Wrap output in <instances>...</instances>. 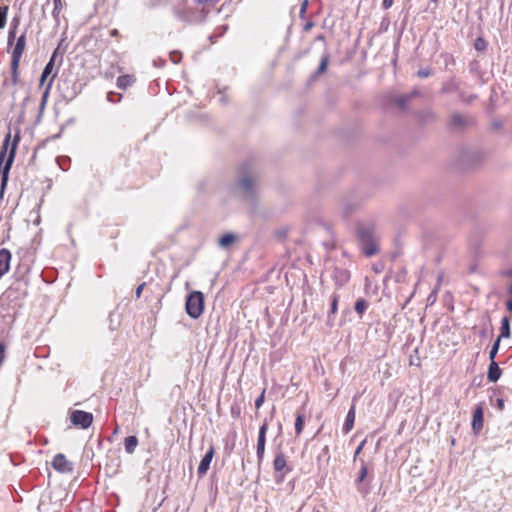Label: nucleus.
Returning <instances> with one entry per match:
<instances>
[{"instance_id":"obj_1","label":"nucleus","mask_w":512,"mask_h":512,"mask_svg":"<svg viewBox=\"0 0 512 512\" xmlns=\"http://www.w3.org/2000/svg\"><path fill=\"white\" fill-rule=\"evenodd\" d=\"M9 143H10V134H8L1 146L0 149V175H1V189H0V197L3 196L5 186L8 181V175L10 168L12 166L14 157H15V150L17 146V140H14V143L12 144V147L9 151V155L7 156V152L9 149Z\"/></svg>"},{"instance_id":"obj_2","label":"nucleus","mask_w":512,"mask_h":512,"mask_svg":"<svg viewBox=\"0 0 512 512\" xmlns=\"http://www.w3.org/2000/svg\"><path fill=\"white\" fill-rule=\"evenodd\" d=\"M187 314L193 318L198 319L204 311V295L200 291L191 292L185 303Z\"/></svg>"},{"instance_id":"obj_3","label":"nucleus","mask_w":512,"mask_h":512,"mask_svg":"<svg viewBox=\"0 0 512 512\" xmlns=\"http://www.w3.org/2000/svg\"><path fill=\"white\" fill-rule=\"evenodd\" d=\"M26 45V37L25 34H21L16 41V44L12 51V59H11V70L13 75V82L16 83L17 75H18V67L22 57V54L25 50Z\"/></svg>"},{"instance_id":"obj_4","label":"nucleus","mask_w":512,"mask_h":512,"mask_svg":"<svg viewBox=\"0 0 512 512\" xmlns=\"http://www.w3.org/2000/svg\"><path fill=\"white\" fill-rule=\"evenodd\" d=\"M70 421L74 426L87 429L92 425L93 415L90 412L73 410L70 413Z\"/></svg>"},{"instance_id":"obj_5","label":"nucleus","mask_w":512,"mask_h":512,"mask_svg":"<svg viewBox=\"0 0 512 512\" xmlns=\"http://www.w3.org/2000/svg\"><path fill=\"white\" fill-rule=\"evenodd\" d=\"M55 57H56V53H54L49 62L46 64L43 72H44V76H51L50 79L48 80L46 86H45V89L43 91V95H42V103L41 105L44 106L46 104V101H47V98L49 96V93H50V89L52 87V84H53V80L56 76V72H54V62H55Z\"/></svg>"},{"instance_id":"obj_6","label":"nucleus","mask_w":512,"mask_h":512,"mask_svg":"<svg viewBox=\"0 0 512 512\" xmlns=\"http://www.w3.org/2000/svg\"><path fill=\"white\" fill-rule=\"evenodd\" d=\"M51 466L53 469L62 474L72 473L74 470V465L71 461H69L66 456L62 453H58L54 456Z\"/></svg>"},{"instance_id":"obj_7","label":"nucleus","mask_w":512,"mask_h":512,"mask_svg":"<svg viewBox=\"0 0 512 512\" xmlns=\"http://www.w3.org/2000/svg\"><path fill=\"white\" fill-rule=\"evenodd\" d=\"M360 240L362 243V249L366 256H372L378 252V245L376 240L372 237L368 231L360 232Z\"/></svg>"},{"instance_id":"obj_8","label":"nucleus","mask_w":512,"mask_h":512,"mask_svg":"<svg viewBox=\"0 0 512 512\" xmlns=\"http://www.w3.org/2000/svg\"><path fill=\"white\" fill-rule=\"evenodd\" d=\"M268 429L267 423H263L259 429L258 440H257V458L261 462L264 457L266 432Z\"/></svg>"},{"instance_id":"obj_9","label":"nucleus","mask_w":512,"mask_h":512,"mask_svg":"<svg viewBox=\"0 0 512 512\" xmlns=\"http://www.w3.org/2000/svg\"><path fill=\"white\" fill-rule=\"evenodd\" d=\"M213 456H214V447L210 446L198 466L197 474L199 477H203L207 473V471L210 467L211 461L213 459Z\"/></svg>"},{"instance_id":"obj_10","label":"nucleus","mask_w":512,"mask_h":512,"mask_svg":"<svg viewBox=\"0 0 512 512\" xmlns=\"http://www.w3.org/2000/svg\"><path fill=\"white\" fill-rule=\"evenodd\" d=\"M483 428V407L481 404L477 405L472 419V430L478 434Z\"/></svg>"},{"instance_id":"obj_11","label":"nucleus","mask_w":512,"mask_h":512,"mask_svg":"<svg viewBox=\"0 0 512 512\" xmlns=\"http://www.w3.org/2000/svg\"><path fill=\"white\" fill-rule=\"evenodd\" d=\"M11 261V253L3 248L0 250V278L9 271Z\"/></svg>"},{"instance_id":"obj_12","label":"nucleus","mask_w":512,"mask_h":512,"mask_svg":"<svg viewBox=\"0 0 512 512\" xmlns=\"http://www.w3.org/2000/svg\"><path fill=\"white\" fill-rule=\"evenodd\" d=\"M502 374L501 369L495 361L490 362L487 378L490 382H497Z\"/></svg>"},{"instance_id":"obj_13","label":"nucleus","mask_w":512,"mask_h":512,"mask_svg":"<svg viewBox=\"0 0 512 512\" xmlns=\"http://www.w3.org/2000/svg\"><path fill=\"white\" fill-rule=\"evenodd\" d=\"M354 421H355V404H352L351 408L349 409V411L347 413L346 420H345V423L343 426V432L345 434L349 433L352 430V428L354 426Z\"/></svg>"},{"instance_id":"obj_14","label":"nucleus","mask_w":512,"mask_h":512,"mask_svg":"<svg viewBox=\"0 0 512 512\" xmlns=\"http://www.w3.org/2000/svg\"><path fill=\"white\" fill-rule=\"evenodd\" d=\"M177 16L188 22L200 21L203 19V15H196L190 11H177Z\"/></svg>"},{"instance_id":"obj_15","label":"nucleus","mask_w":512,"mask_h":512,"mask_svg":"<svg viewBox=\"0 0 512 512\" xmlns=\"http://www.w3.org/2000/svg\"><path fill=\"white\" fill-rule=\"evenodd\" d=\"M286 466L287 461L285 455L282 452L278 453L273 461L275 471L281 472L286 468Z\"/></svg>"},{"instance_id":"obj_16","label":"nucleus","mask_w":512,"mask_h":512,"mask_svg":"<svg viewBox=\"0 0 512 512\" xmlns=\"http://www.w3.org/2000/svg\"><path fill=\"white\" fill-rule=\"evenodd\" d=\"M135 82V77L132 75H122L117 79V87L120 89H126Z\"/></svg>"},{"instance_id":"obj_17","label":"nucleus","mask_w":512,"mask_h":512,"mask_svg":"<svg viewBox=\"0 0 512 512\" xmlns=\"http://www.w3.org/2000/svg\"><path fill=\"white\" fill-rule=\"evenodd\" d=\"M125 451L128 453V454H132L134 453L137 445H138V439L136 436H128L126 439H125Z\"/></svg>"},{"instance_id":"obj_18","label":"nucleus","mask_w":512,"mask_h":512,"mask_svg":"<svg viewBox=\"0 0 512 512\" xmlns=\"http://www.w3.org/2000/svg\"><path fill=\"white\" fill-rule=\"evenodd\" d=\"M510 337V323L508 317H503L501 320L500 335L498 338H509Z\"/></svg>"},{"instance_id":"obj_19","label":"nucleus","mask_w":512,"mask_h":512,"mask_svg":"<svg viewBox=\"0 0 512 512\" xmlns=\"http://www.w3.org/2000/svg\"><path fill=\"white\" fill-rule=\"evenodd\" d=\"M235 241V236L231 233L225 234L219 238L218 244L222 248H227Z\"/></svg>"},{"instance_id":"obj_20","label":"nucleus","mask_w":512,"mask_h":512,"mask_svg":"<svg viewBox=\"0 0 512 512\" xmlns=\"http://www.w3.org/2000/svg\"><path fill=\"white\" fill-rule=\"evenodd\" d=\"M305 415L303 413H297L295 420V432L296 435H300L304 428Z\"/></svg>"},{"instance_id":"obj_21","label":"nucleus","mask_w":512,"mask_h":512,"mask_svg":"<svg viewBox=\"0 0 512 512\" xmlns=\"http://www.w3.org/2000/svg\"><path fill=\"white\" fill-rule=\"evenodd\" d=\"M240 186L246 192H250L254 186V180L249 176H244L240 181Z\"/></svg>"},{"instance_id":"obj_22","label":"nucleus","mask_w":512,"mask_h":512,"mask_svg":"<svg viewBox=\"0 0 512 512\" xmlns=\"http://www.w3.org/2000/svg\"><path fill=\"white\" fill-rule=\"evenodd\" d=\"M367 307L368 304L364 299H358L355 303V311L360 315V317H362Z\"/></svg>"},{"instance_id":"obj_23","label":"nucleus","mask_w":512,"mask_h":512,"mask_svg":"<svg viewBox=\"0 0 512 512\" xmlns=\"http://www.w3.org/2000/svg\"><path fill=\"white\" fill-rule=\"evenodd\" d=\"M499 344H500V338H497V340L495 341V343L493 344V346L489 352V359L491 362L495 361V357L499 350Z\"/></svg>"},{"instance_id":"obj_24","label":"nucleus","mask_w":512,"mask_h":512,"mask_svg":"<svg viewBox=\"0 0 512 512\" xmlns=\"http://www.w3.org/2000/svg\"><path fill=\"white\" fill-rule=\"evenodd\" d=\"M328 63H329V57L327 55H324L321 58L317 73L321 74V73L325 72L327 69Z\"/></svg>"},{"instance_id":"obj_25","label":"nucleus","mask_w":512,"mask_h":512,"mask_svg":"<svg viewBox=\"0 0 512 512\" xmlns=\"http://www.w3.org/2000/svg\"><path fill=\"white\" fill-rule=\"evenodd\" d=\"M338 301H339V296L336 294H333L331 297V310H330V313L333 315H335L337 313Z\"/></svg>"},{"instance_id":"obj_26","label":"nucleus","mask_w":512,"mask_h":512,"mask_svg":"<svg viewBox=\"0 0 512 512\" xmlns=\"http://www.w3.org/2000/svg\"><path fill=\"white\" fill-rule=\"evenodd\" d=\"M367 474H368L367 466L365 465V463H362V466H361V469H360V473H359V477H358V481L359 482H363L364 479L366 478Z\"/></svg>"},{"instance_id":"obj_27","label":"nucleus","mask_w":512,"mask_h":512,"mask_svg":"<svg viewBox=\"0 0 512 512\" xmlns=\"http://www.w3.org/2000/svg\"><path fill=\"white\" fill-rule=\"evenodd\" d=\"M486 48V42L482 38H477L475 41V49L482 51Z\"/></svg>"},{"instance_id":"obj_28","label":"nucleus","mask_w":512,"mask_h":512,"mask_svg":"<svg viewBox=\"0 0 512 512\" xmlns=\"http://www.w3.org/2000/svg\"><path fill=\"white\" fill-rule=\"evenodd\" d=\"M441 280H442V276L440 275L438 277V284H437V287H439L440 283H441ZM437 289L436 288L435 290L432 291V293L429 295L428 297V300L431 301V302H434L436 300V297H437Z\"/></svg>"},{"instance_id":"obj_29","label":"nucleus","mask_w":512,"mask_h":512,"mask_svg":"<svg viewBox=\"0 0 512 512\" xmlns=\"http://www.w3.org/2000/svg\"><path fill=\"white\" fill-rule=\"evenodd\" d=\"M53 2H54L53 14H54V16H56L62 8V2H61V0H53Z\"/></svg>"},{"instance_id":"obj_30","label":"nucleus","mask_w":512,"mask_h":512,"mask_svg":"<svg viewBox=\"0 0 512 512\" xmlns=\"http://www.w3.org/2000/svg\"><path fill=\"white\" fill-rule=\"evenodd\" d=\"M170 59L173 63H178L181 59V54L174 51L170 53Z\"/></svg>"},{"instance_id":"obj_31","label":"nucleus","mask_w":512,"mask_h":512,"mask_svg":"<svg viewBox=\"0 0 512 512\" xmlns=\"http://www.w3.org/2000/svg\"><path fill=\"white\" fill-rule=\"evenodd\" d=\"M265 391H263L260 396L255 400L256 408H260L264 402Z\"/></svg>"},{"instance_id":"obj_32","label":"nucleus","mask_w":512,"mask_h":512,"mask_svg":"<svg viewBox=\"0 0 512 512\" xmlns=\"http://www.w3.org/2000/svg\"><path fill=\"white\" fill-rule=\"evenodd\" d=\"M307 7H308V0H304L301 4V8H300V12H299L301 17H303L304 14L306 13Z\"/></svg>"},{"instance_id":"obj_33","label":"nucleus","mask_w":512,"mask_h":512,"mask_svg":"<svg viewBox=\"0 0 512 512\" xmlns=\"http://www.w3.org/2000/svg\"><path fill=\"white\" fill-rule=\"evenodd\" d=\"M417 74L420 78H426L430 75V70L426 68L420 69Z\"/></svg>"},{"instance_id":"obj_34","label":"nucleus","mask_w":512,"mask_h":512,"mask_svg":"<svg viewBox=\"0 0 512 512\" xmlns=\"http://www.w3.org/2000/svg\"><path fill=\"white\" fill-rule=\"evenodd\" d=\"M15 36H16L15 35V28H13V29L11 28L9 30V33H8V44L9 45L12 43L13 39L15 38Z\"/></svg>"},{"instance_id":"obj_35","label":"nucleus","mask_w":512,"mask_h":512,"mask_svg":"<svg viewBox=\"0 0 512 512\" xmlns=\"http://www.w3.org/2000/svg\"><path fill=\"white\" fill-rule=\"evenodd\" d=\"M4 356H5V347H4V345L0 342V364L3 362V360H4Z\"/></svg>"},{"instance_id":"obj_36","label":"nucleus","mask_w":512,"mask_h":512,"mask_svg":"<svg viewBox=\"0 0 512 512\" xmlns=\"http://www.w3.org/2000/svg\"><path fill=\"white\" fill-rule=\"evenodd\" d=\"M394 0H383V8L388 9L393 5Z\"/></svg>"},{"instance_id":"obj_37","label":"nucleus","mask_w":512,"mask_h":512,"mask_svg":"<svg viewBox=\"0 0 512 512\" xmlns=\"http://www.w3.org/2000/svg\"><path fill=\"white\" fill-rule=\"evenodd\" d=\"M407 101V98L406 97H400L397 99V104L403 108L405 106V103Z\"/></svg>"},{"instance_id":"obj_38","label":"nucleus","mask_w":512,"mask_h":512,"mask_svg":"<svg viewBox=\"0 0 512 512\" xmlns=\"http://www.w3.org/2000/svg\"><path fill=\"white\" fill-rule=\"evenodd\" d=\"M145 286V283L140 284L136 289V297L139 298L141 296L142 290Z\"/></svg>"},{"instance_id":"obj_39","label":"nucleus","mask_w":512,"mask_h":512,"mask_svg":"<svg viewBox=\"0 0 512 512\" xmlns=\"http://www.w3.org/2000/svg\"><path fill=\"white\" fill-rule=\"evenodd\" d=\"M48 77L49 76H44V72H42V75H41V78H40V83H39L41 87L46 84V81H47Z\"/></svg>"},{"instance_id":"obj_40","label":"nucleus","mask_w":512,"mask_h":512,"mask_svg":"<svg viewBox=\"0 0 512 512\" xmlns=\"http://www.w3.org/2000/svg\"><path fill=\"white\" fill-rule=\"evenodd\" d=\"M114 95H115V94H114V93H112V92L108 93V94H107V99H108V101H110V102H116V100H114V99H113V96H114Z\"/></svg>"},{"instance_id":"obj_41","label":"nucleus","mask_w":512,"mask_h":512,"mask_svg":"<svg viewBox=\"0 0 512 512\" xmlns=\"http://www.w3.org/2000/svg\"><path fill=\"white\" fill-rule=\"evenodd\" d=\"M197 1H198V3L202 4V3H215L218 0H197Z\"/></svg>"},{"instance_id":"obj_42","label":"nucleus","mask_w":512,"mask_h":512,"mask_svg":"<svg viewBox=\"0 0 512 512\" xmlns=\"http://www.w3.org/2000/svg\"><path fill=\"white\" fill-rule=\"evenodd\" d=\"M110 35H111L112 37H116V36H118V35H119V31H118L117 29H112V30L110 31Z\"/></svg>"},{"instance_id":"obj_43","label":"nucleus","mask_w":512,"mask_h":512,"mask_svg":"<svg viewBox=\"0 0 512 512\" xmlns=\"http://www.w3.org/2000/svg\"><path fill=\"white\" fill-rule=\"evenodd\" d=\"M507 309L512 312V299L508 300L506 302Z\"/></svg>"},{"instance_id":"obj_44","label":"nucleus","mask_w":512,"mask_h":512,"mask_svg":"<svg viewBox=\"0 0 512 512\" xmlns=\"http://www.w3.org/2000/svg\"><path fill=\"white\" fill-rule=\"evenodd\" d=\"M364 443H365V441H363V442L358 446V448L356 449V452H355V454H356V455H358V454L360 453V451L362 450V448H363V446H364Z\"/></svg>"},{"instance_id":"obj_45","label":"nucleus","mask_w":512,"mask_h":512,"mask_svg":"<svg viewBox=\"0 0 512 512\" xmlns=\"http://www.w3.org/2000/svg\"><path fill=\"white\" fill-rule=\"evenodd\" d=\"M498 407H499V409H500V410H502V409L504 408V402H503V400L498 399Z\"/></svg>"},{"instance_id":"obj_46","label":"nucleus","mask_w":512,"mask_h":512,"mask_svg":"<svg viewBox=\"0 0 512 512\" xmlns=\"http://www.w3.org/2000/svg\"><path fill=\"white\" fill-rule=\"evenodd\" d=\"M312 25H313L312 23H307V24L305 25V27H304V28H305V30H309V29L312 27Z\"/></svg>"},{"instance_id":"obj_47","label":"nucleus","mask_w":512,"mask_h":512,"mask_svg":"<svg viewBox=\"0 0 512 512\" xmlns=\"http://www.w3.org/2000/svg\"><path fill=\"white\" fill-rule=\"evenodd\" d=\"M358 490H359L360 492H363V493H367V492H368V490H367V489H363L362 487H359V488H358Z\"/></svg>"},{"instance_id":"obj_48","label":"nucleus","mask_w":512,"mask_h":512,"mask_svg":"<svg viewBox=\"0 0 512 512\" xmlns=\"http://www.w3.org/2000/svg\"><path fill=\"white\" fill-rule=\"evenodd\" d=\"M509 292L512 294V285L509 287Z\"/></svg>"},{"instance_id":"obj_49","label":"nucleus","mask_w":512,"mask_h":512,"mask_svg":"<svg viewBox=\"0 0 512 512\" xmlns=\"http://www.w3.org/2000/svg\"><path fill=\"white\" fill-rule=\"evenodd\" d=\"M431 1L436 3L438 0H431Z\"/></svg>"}]
</instances>
